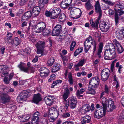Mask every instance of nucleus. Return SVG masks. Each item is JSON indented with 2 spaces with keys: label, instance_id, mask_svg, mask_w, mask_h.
Segmentation results:
<instances>
[{
  "label": "nucleus",
  "instance_id": "nucleus-1",
  "mask_svg": "<svg viewBox=\"0 0 124 124\" xmlns=\"http://www.w3.org/2000/svg\"><path fill=\"white\" fill-rule=\"evenodd\" d=\"M95 9L96 12L99 14V16L94 22L93 19H91L90 23L92 27L94 29L97 30L98 28V24L100 20L102 15V11L100 6V3L98 1L96 2L94 5Z\"/></svg>",
  "mask_w": 124,
  "mask_h": 124
},
{
  "label": "nucleus",
  "instance_id": "nucleus-2",
  "mask_svg": "<svg viewBox=\"0 0 124 124\" xmlns=\"http://www.w3.org/2000/svg\"><path fill=\"white\" fill-rule=\"evenodd\" d=\"M9 68L7 66L3 65H0V73L2 77H5L3 80L5 83L6 84H8L9 83V79L6 76L8 75L9 73L7 71Z\"/></svg>",
  "mask_w": 124,
  "mask_h": 124
},
{
  "label": "nucleus",
  "instance_id": "nucleus-3",
  "mask_svg": "<svg viewBox=\"0 0 124 124\" xmlns=\"http://www.w3.org/2000/svg\"><path fill=\"white\" fill-rule=\"evenodd\" d=\"M31 94V92L29 90L23 91L20 95L17 98V100L18 102H22L23 101H25L26 98H28Z\"/></svg>",
  "mask_w": 124,
  "mask_h": 124
},
{
  "label": "nucleus",
  "instance_id": "nucleus-4",
  "mask_svg": "<svg viewBox=\"0 0 124 124\" xmlns=\"http://www.w3.org/2000/svg\"><path fill=\"white\" fill-rule=\"evenodd\" d=\"M106 111L105 108H103V109H96L94 112V117L97 119L101 118L105 116Z\"/></svg>",
  "mask_w": 124,
  "mask_h": 124
},
{
  "label": "nucleus",
  "instance_id": "nucleus-5",
  "mask_svg": "<svg viewBox=\"0 0 124 124\" xmlns=\"http://www.w3.org/2000/svg\"><path fill=\"white\" fill-rule=\"evenodd\" d=\"M93 41H92V39L91 36H89L87 38L84 43L85 53H87L90 49L92 44H93Z\"/></svg>",
  "mask_w": 124,
  "mask_h": 124
},
{
  "label": "nucleus",
  "instance_id": "nucleus-6",
  "mask_svg": "<svg viewBox=\"0 0 124 124\" xmlns=\"http://www.w3.org/2000/svg\"><path fill=\"white\" fill-rule=\"evenodd\" d=\"M105 109L108 112L112 111L116 108L113 100L111 98L108 99L107 101Z\"/></svg>",
  "mask_w": 124,
  "mask_h": 124
},
{
  "label": "nucleus",
  "instance_id": "nucleus-7",
  "mask_svg": "<svg viewBox=\"0 0 124 124\" xmlns=\"http://www.w3.org/2000/svg\"><path fill=\"white\" fill-rule=\"evenodd\" d=\"M110 75V70L108 68L103 69L101 73V78L103 81H106L109 78Z\"/></svg>",
  "mask_w": 124,
  "mask_h": 124
},
{
  "label": "nucleus",
  "instance_id": "nucleus-8",
  "mask_svg": "<svg viewBox=\"0 0 124 124\" xmlns=\"http://www.w3.org/2000/svg\"><path fill=\"white\" fill-rule=\"evenodd\" d=\"M45 24L42 22L38 23L34 28V29L36 32L40 33L42 32L45 28Z\"/></svg>",
  "mask_w": 124,
  "mask_h": 124
},
{
  "label": "nucleus",
  "instance_id": "nucleus-9",
  "mask_svg": "<svg viewBox=\"0 0 124 124\" xmlns=\"http://www.w3.org/2000/svg\"><path fill=\"white\" fill-rule=\"evenodd\" d=\"M25 63L20 62V64L18 66V67L20 69V70L25 73H29V68L32 66L31 65L30 62H28L27 64V67H24V65Z\"/></svg>",
  "mask_w": 124,
  "mask_h": 124
},
{
  "label": "nucleus",
  "instance_id": "nucleus-10",
  "mask_svg": "<svg viewBox=\"0 0 124 124\" xmlns=\"http://www.w3.org/2000/svg\"><path fill=\"white\" fill-rule=\"evenodd\" d=\"M10 100V97L7 94L2 93L0 94V102L5 104L9 102Z\"/></svg>",
  "mask_w": 124,
  "mask_h": 124
},
{
  "label": "nucleus",
  "instance_id": "nucleus-11",
  "mask_svg": "<svg viewBox=\"0 0 124 124\" xmlns=\"http://www.w3.org/2000/svg\"><path fill=\"white\" fill-rule=\"evenodd\" d=\"M40 117V114L38 111L34 113L32 117L31 123L32 124H39V119Z\"/></svg>",
  "mask_w": 124,
  "mask_h": 124
},
{
  "label": "nucleus",
  "instance_id": "nucleus-12",
  "mask_svg": "<svg viewBox=\"0 0 124 124\" xmlns=\"http://www.w3.org/2000/svg\"><path fill=\"white\" fill-rule=\"evenodd\" d=\"M99 79L98 76L93 77L89 82V84L93 88H96L99 86Z\"/></svg>",
  "mask_w": 124,
  "mask_h": 124
},
{
  "label": "nucleus",
  "instance_id": "nucleus-13",
  "mask_svg": "<svg viewBox=\"0 0 124 124\" xmlns=\"http://www.w3.org/2000/svg\"><path fill=\"white\" fill-rule=\"evenodd\" d=\"M61 11V9L59 8L55 7L53 8L52 11L53 15L50 18L51 20L53 21L56 19L60 14Z\"/></svg>",
  "mask_w": 124,
  "mask_h": 124
},
{
  "label": "nucleus",
  "instance_id": "nucleus-14",
  "mask_svg": "<svg viewBox=\"0 0 124 124\" xmlns=\"http://www.w3.org/2000/svg\"><path fill=\"white\" fill-rule=\"evenodd\" d=\"M106 47L107 48L105 50L106 51V55L108 54V52H109V51L112 52L111 54L113 56L115 54V52H116L115 49L113 44L112 43H108L106 45Z\"/></svg>",
  "mask_w": 124,
  "mask_h": 124
},
{
  "label": "nucleus",
  "instance_id": "nucleus-15",
  "mask_svg": "<svg viewBox=\"0 0 124 124\" xmlns=\"http://www.w3.org/2000/svg\"><path fill=\"white\" fill-rule=\"evenodd\" d=\"M62 27L61 25L58 24L55 26L53 29L52 35L58 36L61 33L62 31Z\"/></svg>",
  "mask_w": 124,
  "mask_h": 124
},
{
  "label": "nucleus",
  "instance_id": "nucleus-16",
  "mask_svg": "<svg viewBox=\"0 0 124 124\" xmlns=\"http://www.w3.org/2000/svg\"><path fill=\"white\" fill-rule=\"evenodd\" d=\"M117 10H116L115 15V20L116 25L117 24L119 20V18L118 16H121L124 14V11L119 8H117Z\"/></svg>",
  "mask_w": 124,
  "mask_h": 124
},
{
  "label": "nucleus",
  "instance_id": "nucleus-17",
  "mask_svg": "<svg viewBox=\"0 0 124 124\" xmlns=\"http://www.w3.org/2000/svg\"><path fill=\"white\" fill-rule=\"evenodd\" d=\"M91 109L90 105L88 104H85L82 106L80 109V112L82 114H84L89 111Z\"/></svg>",
  "mask_w": 124,
  "mask_h": 124
},
{
  "label": "nucleus",
  "instance_id": "nucleus-18",
  "mask_svg": "<svg viewBox=\"0 0 124 124\" xmlns=\"http://www.w3.org/2000/svg\"><path fill=\"white\" fill-rule=\"evenodd\" d=\"M113 43L116 46V48L118 53H121L124 51V49L123 47L116 40L114 39Z\"/></svg>",
  "mask_w": 124,
  "mask_h": 124
},
{
  "label": "nucleus",
  "instance_id": "nucleus-19",
  "mask_svg": "<svg viewBox=\"0 0 124 124\" xmlns=\"http://www.w3.org/2000/svg\"><path fill=\"white\" fill-rule=\"evenodd\" d=\"M81 12L79 13V15H78L79 13L77 12L76 10L71 9L70 11V16L73 19H77L79 18L81 15Z\"/></svg>",
  "mask_w": 124,
  "mask_h": 124
},
{
  "label": "nucleus",
  "instance_id": "nucleus-20",
  "mask_svg": "<svg viewBox=\"0 0 124 124\" xmlns=\"http://www.w3.org/2000/svg\"><path fill=\"white\" fill-rule=\"evenodd\" d=\"M40 76L42 77H46L47 76L49 73V70L45 67L41 68L39 69Z\"/></svg>",
  "mask_w": 124,
  "mask_h": 124
},
{
  "label": "nucleus",
  "instance_id": "nucleus-21",
  "mask_svg": "<svg viewBox=\"0 0 124 124\" xmlns=\"http://www.w3.org/2000/svg\"><path fill=\"white\" fill-rule=\"evenodd\" d=\"M54 97V96L50 95H49L45 97L44 100L46 104L49 106L52 105L53 103Z\"/></svg>",
  "mask_w": 124,
  "mask_h": 124
},
{
  "label": "nucleus",
  "instance_id": "nucleus-22",
  "mask_svg": "<svg viewBox=\"0 0 124 124\" xmlns=\"http://www.w3.org/2000/svg\"><path fill=\"white\" fill-rule=\"evenodd\" d=\"M86 61L85 59H82L80 60L77 64L75 65V70L77 71L79 70V68L82 67L85 63Z\"/></svg>",
  "mask_w": 124,
  "mask_h": 124
},
{
  "label": "nucleus",
  "instance_id": "nucleus-23",
  "mask_svg": "<svg viewBox=\"0 0 124 124\" xmlns=\"http://www.w3.org/2000/svg\"><path fill=\"white\" fill-rule=\"evenodd\" d=\"M77 104V101L75 98L71 97L70 100V107L71 109L76 108Z\"/></svg>",
  "mask_w": 124,
  "mask_h": 124
},
{
  "label": "nucleus",
  "instance_id": "nucleus-24",
  "mask_svg": "<svg viewBox=\"0 0 124 124\" xmlns=\"http://www.w3.org/2000/svg\"><path fill=\"white\" fill-rule=\"evenodd\" d=\"M106 51L105 50L104 52V59L105 60H111L112 59H114L116 57V52H115V54L113 56V55H112L111 53L112 52L109 51L108 54L106 55Z\"/></svg>",
  "mask_w": 124,
  "mask_h": 124
},
{
  "label": "nucleus",
  "instance_id": "nucleus-25",
  "mask_svg": "<svg viewBox=\"0 0 124 124\" xmlns=\"http://www.w3.org/2000/svg\"><path fill=\"white\" fill-rule=\"evenodd\" d=\"M40 11V8L39 7H34L32 10V16L34 17L37 16L39 15Z\"/></svg>",
  "mask_w": 124,
  "mask_h": 124
},
{
  "label": "nucleus",
  "instance_id": "nucleus-26",
  "mask_svg": "<svg viewBox=\"0 0 124 124\" xmlns=\"http://www.w3.org/2000/svg\"><path fill=\"white\" fill-rule=\"evenodd\" d=\"M91 117L89 116H86L82 118L81 119V124H86L88 123L91 121Z\"/></svg>",
  "mask_w": 124,
  "mask_h": 124
},
{
  "label": "nucleus",
  "instance_id": "nucleus-27",
  "mask_svg": "<svg viewBox=\"0 0 124 124\" xmlns=\"http://www.w3.org/2000/svg\"><path fill=\"white\" fill-rule=\"evenodd\" d=\"M42 98L41 97V95L39 93L37 94H35L33 96V98L32 100L33 101L34 103L36 104L41 101Z\"/></svg>",
  "mask_w": 124,
  "mask_h": 124
},
{
  "label": "nucleus",
  "instance_id": "nucleus-28",
  "mask_svg": "<svg viewBox=\"0 0 124 124\" xmlns=\"http://www.w3.org/2000/svg\"><path fill=\"white\" fill-rule=\"evenodd\" d=\"M61 68V66L60 64L55 63L51 69V71L52 72H55L59 70Z\"/></svg>",
  "mask_w": 124,
  "mask_h": 124
},
{
  "label": "nucleus",
  "instance_id": "nucleus-29",
  "mask_svg": "<svg viewBox=\"0 0 124 124\" xmlns=\"http://www.w3.org/2000/svg\"><path fill=\"white\" fill-rule=\"evenodd\" d=\"M32 13L31 11H28L25 13L23 15L22 19L23 20H26L31 17Z\"/></svg>",
  "mask_w": 124,
  "mask_h": 124
},
{
  "label": "nucleus",
  "instance_id": "nucleus-30",
  "mask_svg": "<svg viewBox=\"0 0 124 124\" xmlns=\"http://www.w3.org/2000/svg\"><path fill=\"white\" fill-rule=\"evenodd\" d=\"M70 93L69 89L67 88L65 89L64 92V93L63 95L62 99L63 101L67 100V99L69 97Z\"/></svg>",
  "mask_w": 124,
  "mask_h": 124
},
{
  "label": "nucleus",
  "instance_id": "nucleus-31",
  "mask_svg": "<svg viewBox=\"0 0 124 124\" xmlns=\"http://www.w3.org/2000/svg\"><path fill=\"white\" fill-rule=\"evenodd\" d=\"M45 42L43 41H40L37 42L36 44L37 48L43 49L45 47Z\"/></svg>",
  "mask_w": 124,
  "mask_h": 124
},
{
  "label": "nucleus",
  "instance_id": "nucleus-32",
  "mask_svg": "<svg viewBox=\"0 0 124 124\" xmlns=\"http://www.w3.org/2000/svg\"><path fill=\"white\" fill-rule=\"evenodd\" d=\"M101 31L103 32H106L108 31L109 28V26L106 23L102 25V26L100 27Z\"/></svg>",
  "mask_w": 124,
  "mask_h": 124
},
{
  "label": "nucleus",
  "instance_id": "nucleus-33",
  "mask_svg": "<svg viewBox=\"0 0 124 124\" xmlns=\"http://www.w3.org/2000/svg\"><path fill=\"white\" fill-rule=\"evenodd\" d=\"M103 47V44L102 43H101L99 46V48L98 49L97 54L98 57L100 58L101 57V53L102 52Z\"/></svg>",
  "mask_w": 124,
  "mask_h": 124
},
{
  "label": "nucleus",
  "instance_id": "nucleus-34",
  "mask_svg": "<svg viewBox=\"0 0 124 124\" xmlns=\"http://www.w3.org/2000/svg\"><path fill=\"white\" fill-rule=\"evenodd\" d=\"M11 43L12 44H14L16 46H17L20 44V41L18 37H16L12 40Z\"/></svg>",
  "mask_w": 124,
  "mask_h": 124
},
{
  "label": "nucleus",
  "instance_id": "nucleus-35",
  "mask_svg": "<svg viewBox=\"0 0 124 124\" xmlns=\"http://www.w3.org/2000/svg\"><path fill=\"white\" fill-rule=\"evenodd\" d=\"M85 91V89L84 88H81L80 90H78L77 91L76 95L78 97H82L83 95L80 94H83Z\"/></svg>",
  "mask_w": 124,
  "mask_h": 124
},
{
  "label": "nucleus",
  "instance_id": "nucleus-36",
  "mask_svg": "<svg viewBox=\"0 0 124 124\" xmlns=\"http://www.w3.org/2000/svg\"><path fill=\"white\" fill-rule=\"evenodd\" d=\"M61 7L65 9L67 8L70 7L64 0H63L61 2Z\"/></svg>",
  "mask_w": 124,
  "mask_h": 124
},
{
  "label": "nucleus",
  "instance_id": "nucleus-37",
  "mask_svg": "<svg viewBox=\"0 0 124 124\" xmlns=\"http://www.w3.org/2000/svg\"><path fill=\"white\" fill-rule=\"evenodd\" d=\"M117 34L119 38H124V29H121L119 32L117 33Z\"/></svg>",
  "mask_w": 124,
  "mask_h": 124
},
{
  "label": "nucleus",
  "instance_id": "nucleus-38",
  "mask_svg": "<svg viewBox=\"0 0 124 124\" xmlns=\"http://www.w3.org/2000/svg\"><path fill=\"white\" fill-rule=\"evenodd\" d=\"M86 93L88 94L94 95L96 93L95 90L92 87H88L86 91Z\"/></svg>",
  "mask_w": 124,
  "mask_h": 124
},
{
  "label": "nucleus",
  "instance_id": "nucleus-39",
  "mask_svg": "<svg viewBox=\"0 0 124 124\" xmlns=\"http://www.w3.org/2000/svg\"><path fill=\"white\" fill-rule=\"evenodd\" d=\"M28 7L30 9H31L35 7V4L34 1L30 0L27 4Z\"/></svg>",
  "mask_w": 124,
  "mask_h": 124
},
{
  "label": "nucleus",
  "instance_id": "nucleus-40",
  "mask_svg": "<svg viewBox=\"0 0 124 124\" xmlns=\"http://www.w3.org/2000/svg\"><path fill=\"white\" fill-rule=\"evenodd\" d=\"M59 16V20L60 22H63L66 19V16L65 14H60Z\"/></svg>",
  "mask_w": 124,
  "mask_h": 124
},
{
  "label": "nucleus",
  "instance_id": "nucleus-41",
  "mask_svg": "<svg viewBox=\"0 0 124 124\" xmlns=\"http://www.w3.org/2000/svg\"><path fill=\"white\" fill-rule=\"evenodd\" d=\"M62 81L60 80H57L54 81H53L52 84L51 88H54L55 85L60 83H61Z\"/></svg>",
  "mask_w": 124,
  "mask_h": 124
},
{
  "label": "nucleus",
  "instance_id": "nucleus-42",
  "mask_svg": "<svg viewBox=\"0 0 124 124\" xmlns=\"http://www.w3.org/2000/svg\"><path fill=\"white\" fill-rule=\"evenodd\" d=\"M116 7L117 8H120V9H122L124 8V5L121 2H117L116 4Z\"/></svg>",
  "mask_w": 124,
  "mask_h": 124
},
{
  "label": "nucleus",
  "instance_id": "nucleus-43",
  "mask_svg": "<svg viewBox=\"0 0 124 124\" xmlns=\"http://www.w3.org/2000/svg\"><path fill=\"white\" fill-rule=\"evenodd\" d=\"M83 50L82 47L79 48L77 49L74 52V55L75 57L81 53Z\"/></svg>",
  "mask_w": 124,
  "mask_h": 124
},
{
  "label": "nucleus",
  "instance_id": "nucleus-44",
  "mask_svg": "<svg viewBox=\"0 0 124 124\" xmlns=\"http://www.w3.org/2000/svg\"><path fill=\"white\" fill-rule=\"evenodd\" d=\"M43 35L44 36H46L49 35L51 32L49 30L45 29L43 30Z\"/></svg>",
  "mask_w": 124,
  "mask_h": 124
},
{
  "label": "nucleus",
  "instance_id": "nucleus-45",
  "mask_svg": "<svg viewBox=\"0 0 124 124\" xmlns=\"http://www.w3.org/2000/svg\"><path fill=\"white\" fill-rule=\"evenodd\" d=\"M102 101V104L103 106V108H105L106 106L107 105V101L108 99L105 97H103L101 99Z\"/></svg>",
  "mask_w": 124,
  "mask_h": 124
},
{
  "label": "nucleus",
  "instance_id": "nucleus-46",
  "mask_svg": "<svg viewBox=\"0 0 124 124\" xmlns=\"http://www.w3.org/2000/svg\"><path fill=\"white\" fill-rule=\"evenodd\" d=\"M85 7L87 10L91 9L93 8V6L92 4L89 2H87L85 3Z\"/></svg>",
  "mask_w": 124,
  "mask_h": 124
},
{
  "label": "nucleus",
  "instance_id": "nucleus-47",
  "mask_svg": "<svg viewBox=\"0 0 124 124\" xmlns=\"http://www.w3.org/2000/svg\"><path fill=\"white\" fill-rule=\"evenodd\" d=\"M55 61L54 58L53 57L50 58L48 61L47 63L48 65L50 66L52 65Z\"/></svg>",
  "mask_w": 124,
  "mask_h": 124
},
{
  "label": "nucleus",
  "instance_id": "nucleus-48",
  "mask_svg": "<svg viewBox=\"0 0 124 124\" xmlns=\"http://www.w3.org/2000/svg\"><path fill=\"white\" fill-rule=\"evenodd\" d=\"M68 78L69 79L68 81L70 84L71 85H72L73 84V80L71 74L69 73L68 74Z\"/></svg>",
  "mask_w": 124,
  "mask_h": 124
},
{
  "label": "nucleus",
  "instance_id": "nucleus-49",
  "mask_svg": "<svg viewBox=\"0 0 124 124\" xmlns=\"http://www.w3.org/2000/svg\"><path fill=\"white\" fill-rule=\"evenodd\" d=\"M21 116V117L22 118V119H23V121L22 122H25L27 121L30 117L29 116L27 115H23Z\"/></svg>",
  "mask_w": 124,
  "mask_h": 124
},
{
  "label": "nucleus",
  "instance_id": "nucleus-50",
  "mask_svg": "<svg viewBox=\"0 0 124 124\" xmlns=\"http://www.w3.org/2000/svg\"><path fill=\"white\" fill-rule=\"evenodd\" d=\"M104 91L106 94H108L109 93L110 89L109 88L108 86L106 84L104 85Z\"/></svg>",
  "mask_w": 124,
  "mask_h": 124
},
{
  "label": "nucleus",
  "instance_id": "nucleus-51",
  "mask_svg": "<svg viewBox=\"0 0 124 124\" xmlns=\"http://www.w3.org/2000/svg\"><path fill=\"white\" fill-rule=\"evenodd\" d=\"M63 101L64 103L65 104L66 108L67 110L69 105H70V100L68 99L65 101Z\"/></svg>",
  "mask_w": 124,
  "mask_h": 124
},
{
  "label": "nucleus",
  "instance_id": "nucleus-52",
  "mask_svg": "<svg viewBox=\"0 0 124 124\" xmlns=\"http://www.w3.org/2000/svg\"><path fill=\"white\" fill-rule=\"evenodd\" d=\"M76 44V42L74 41H73L70 46V50L72 51L73 50L74 47Z\"/></svg>",
  "mask_w": 124,
  "mask_h": 124
},
{
  "label": "nucleus",
  "instance_id": "nucleus-53",
  "mask_svg": "<svg viewBox=\"0 0 124 124\" xmlns=\"http://www.w3.org/2000/svg\"><path fill=\"white\" fill-rule=\"evenodd\" d=\"M45 15L47 17H50V18L53 15L52 11H51V12L47 10H46L45 12Z\"/></svg>",
  "mask_w": 124,
  "mask_h": 124
},
{
  "label": "nucleus",
  "instance_id": "nucleus-54",
  "mask_svg": "<svg viewBox=\"0 0 124 124\" xmlns=\"http://www.w3.org/2000/svg\"><path fill=\"white\" fill-rule=\"evenodd\" d=\"M92 45L93 46V53L94 54L96 52V45L97 43L94 40L93 41V42Z\"/></svg>",
  "mask_w": 124,
  "mask_h": 124
},
{
  "label": "nucleus",
  "instance_id": "nucleus-55",
  "mask_svg": "<svg viewBox=\"0 0 124 124\" xmlns=\"http://www.w3.org/2000/svg\"><path fill=\"white\" fill-rule=\"evenodd\" d=\"M12 35L13 34L12 33L10 32L8 33L7 35V39L8 40H9L11 39Z\"/></svg>",
  "mask_w": 124,
  "mask_h": 124
},
{
  "label": "nucleus",
  "instance_id": "nucleus-56",
  "mask_svg": "<svg viewBox=\"0 0 124 124\" xmlns=\"http://www.w3.org/2000/svg\"><path fill=\"white\" fill-rule=\"evenodd\" d=\"M48 116V117L49 121L50 122H53L56 118L53 116Z\"/></svg>",
  "mask_w": 124,
  "mask_h": 124
},
{
  "label": "nucleus",
  "instance_id": "nucleus-57",
  "mask_svg": "<svg viewBox=\"0 0 124 124\" xmlns=\"http://www.w3.org/2000/svg\"><path fill=\"white\" fill-rule=\"evenodd\" d=\"M29 73H34L35 71V69L32 66L29 68Z\"/></svg>",
  "mask_w": 124,
  "mask_h": 124
},
{
  "label": "nucleus",
  "instance_id": "nucleus-58",
  "mask_svg": "<svg viewBox=\"0 0 124 124\" xmlns=\"http://www.w3.org/2000/svg\"><path fill=\"white\" fill-rule=\"evenodd\" d=\"M70 112H66L63 114V116L64 118L69 117L70 116Z\"/></svg>",
  "mask_w": 124,
  "mask_h": 124
},
{
  "label": "nucleus",
  "instance_id": "nucleus-59",
  "mask_svg": "<svg viewBox=\"0 0 124 124\" xmlns=\"http://www.w3.org/2000/svg\"><path fill=\"white\" fill-rule=\"evenodd\" d=\"M27 0H21L20 3V4L21 6H23L26 4Z\"/></svg>",
  "mask_w": 124,
  "mask_h": 124
},
{
  "label": "nucleus",
  "instance_id": "nucleus-60",
  "mask_svg": "<svg viewBox=\"0 0 124 124\" xmlns=\"http://www.w3.org/2000/svg\"><path fill=\"white\" fill-rule=\"evenodd\" d=\"M37 53L38 54H41V55H42V54L43 52L42 49L40 48H37Z\"/></svg>",
  "mask_w": 124,
  "mask_h": 124
},
{
  "label": "nucleus",
  "instance_id": "nucleus-61",
  "mask_svg": "<svg viewBox=\"0 0 124 124\" xmlns=\"http://www.w3.org/2000/svg\"><path fill=\"white\" fill-rule=\"evenodd\" d=\"M53 108H52L51 109L49 110V116H52L53 115L54 112V110H53Z\"/></svg>",
  "mask_w": 124,
  "mask_h": 124
},
{
  "label": "nucleus",
  "instance_id": "nucleus-62",
  "mask_svg": "<svg viewBox=\"0 0 124 124\" xmlns=\"http://www.w3.org/2000/svg\"><path fill=\"white\" fill-rule=\"evenodd\" d=\"M108 12L109 14L110 15H113L115 13V11L111 9H109L108 10Z\"/></svg>",
  "mask_w": 124,
  "mask_h": 124
},
{
  "label": "nucleus",
  "instance_id": "nucleus-63",
  "mask_svg": "<svg viewBox=\"0 0 124 124\" xmlns=\"http://www.w3.org/2000/svg\"><path fill=\"white\" fill-rule=\"evenodd\" d=\"M67 4L70 6L72 0H64Z\"/></svg>",
  "mask_w": 124,
  "mask_h": 124
},
{
  "label": "nucleus",
  "instance_id": "nucleus-64",
  "mask_svg": "<svg viewBox=\"0 0 124 124\" xmlns=\"http://www.w3.org/2000/svg\"><path fill=\"white\" fill-rule=\"evenodd\" d=\"M61 57L63 62L66 61L67 60V57L66 56L61 55Z\"/></svg>",
  "mask_w": 124,
  "mask_h": 124
}]
</instances>
